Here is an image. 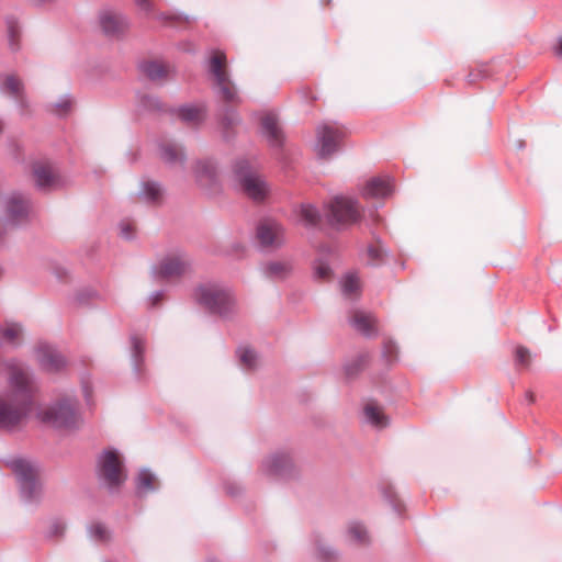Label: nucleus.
<instances>
[{
    "label": "nucleus",
    "instance_id": "nucleus-8",
    "mask_svg": "<svg viewBox=\"0 0 562 562\" xmlns=\"http://www.w3.org/2000/svg\"><path fill=\"white\" fill-rule=\"evenodd\" d=\"M98 471L100 477L111 487L119 486L125 481L122 461L117 451L113 449L105 450L98 460Z\"/></svg>",
    "mask_w": 562,
    "mask_h": 562
},
{
    "label": "nucleus",
    "instance_id": "nucleus-41",
    "mask_svg": "<svg viewBox=\"0 0 562 562\" xmlns=\"http://www.w3.org/2000/svg\"><path fill=\"white\" fill-rule=\"evenodd\" d=\"M134 232V224L131 222H122L120 224V234L123 238H131Z\"/></svg>",
    "mask_w": 562,
    "mask_h": 562
},
{
    "label": "nucleus",
    "instance_id": "nucleus-40",
    "mask_svg": "<svg viewBox=\"0 0 562 562\" xmlns=\"http://www.w3.org/2000/svg\"><path fill=\"white\" fill-rule=\"evenodd\" d=\"M530 360V352L525 347H517L516 349V361L521 366H527Z\"/></svg>",
    "mask_w": 562,
    "mask_h": 562
},
{
    "label": "nucleus",
    "instance_id": "nucleus-28",
    "mask_svg": "<svg viewBox=\"0 0 562 562\" xmlns=\"http://www.w3.org/2000/svg\"><path fill=\"white\" fill-rule=\"evenodd\" d=\"M136 487L140 494L151 492L157 487V479L148 470H142L137 475Z\"/></svg>",
    "mask_w": 562,
    "mask_h": 562
},
{
    "label": "nucleus",
    "instance_id": "nucleus-18",
    "mask_svg": "<svg viewBox=\"0 0 562 562\" xmlns=\"http://www.w3.org/2000/svg\"><path fill=\"white\" fill-rule=\"evenodd\" d=\"M261 131L272 146H280L283 134L274 114H266L261 119Z\"/></svg>",
    "mask_w": 562,
    "mask_h": 562
},
{
    "label": "nucleus",
    "instance_id": "nucleus-29",
    "mask_svg": "<svg viewBox=\"0 0 562 562\" xmlns=\"http://www.w3.org/2000/svg\"><path fill=\"white\" fill-rule=\"evenodd\" d=\"M179 117L189 124H196L204 119V109L196 105H187L179 109Z\"/></svg>",
    "mask_w": 562,
    "mask_h": 562
},
{
    "label": "nucleus",
    "instance_id": "nucleus-38",
    "mask_svg": "<svg viewBox=\"0 0 562 562\" xmlns=\"http://www.w3.org/2000/svg\"><path fill=\"white\" fill-rule=\"evenodd\" d=\"M89 532L91 537L99 541H106L110 538L108 528L102 524H94L90 527Z\"/></svg>",
    "mask_w": 562,
    "mask_h": 562
},
{
    "label": "nucleus",
    "instance_id": "nucleus-14",
    "mask_svg": "<svg viewBox=\"0 0 562 562\" xmlns=\"http://www.w3.org/2000/svg\"><path fill=\"white\" fill-rule=\"evenodd\" d=\"M99 22L102 31L111 36L123 34L130 26L128 20L123 14L110 9L100 12Z\"/></svg>",
    "mask_w": 562,
    "mask_h": 562
},
{
    "label": "nucleus",
    "instance_id": "nucleus-3",
    "mask_svg": "<svg viewBox=\"0 0 562 562\" xmlns=\"http://www.w3.org/2000/svg\"><path fill=\"white\" fill-rule=\"evenodd\" d=\"M42 422L55 428L72 429L79 426L81 417L75 398L65 397L38 413Z\"/></svg>",
    "mask_w": 562,
    "mask_h": 562
},
{
    "label": "nucleus",
    "instance_id": "nucleus-1",
    "mask_svg": "<svg viewBox=\"0 0 562 562\" xmlns=\"http://www.w3.org/2000/svg\"><path fill=\"white\" fill-rule=\"evenodd\" d=\"M5 367L9 392L0 395V429L12 430L19 427L31 412L36 385L25 364L11 360Z\"/></svg>",
    "mask_w": 562,
    "mask_h": 562
},
{
    "label": "nucleus",
    "instance_id": "nucleus-13",
    "mask_svg": "<svg viewBox=\"0 0 562 562\" xmlns=\"http://www.w3.org/2000/svg\"><path fill=\"white\" fill-rule=\"evenodd\" d=\"M257 238L263 247H281L285 241L284 228L274 220H263L257 227Z\"/></svg>",
    "mask_w": 562,
    "mask_h": 562
},
{
    "label": "nucleus",
    "instance_id": "nucleus-31",
    "mask_svg": "<svg viewBox=\"0 0 562 562\" xmlns=\"http://www.w3.org/2000/svg\"><path fill=\"white\" fill-rule=\"evenodd\" d=\"M350 541L359 544H364L369 541V535L363 525L360 522H351L347 529Z\"/></svg>",
    "mask_w": 562,
    "mask_h": 562
},
{
    "label": "nucleus",
    "instance_id": "nucleus-27",
    "mask_svg": "<svg viewBox=\"0 0 562 562\" xmlns=\"http://www.w3.org/2000/svg\"><path fill=\"white\" fill-rule=\"evenodd\" d=\"M237 356L244 370H254L259 366V357L250 347H239Z\"/></svg>",
    "mask_w": 562,
    "mask_h": 562
},
{
    "label": "nucleus",
    "instance_id": "nucleus-39",
    "mask_svg": "<svg viewBox=\"0 0 562 562\" xmlns=\"http://www.w3.org/2000/svg\"><path fill=\"white\" fill-rule=\"evenodd\" d=\"M139 102L145 110L155 111L160 109V101L154 95L145 94L140 97Z\"/></svg>",
    "mask_w": 562,
    "mask_h": 562
},
{
    "label": "nucleus",
    "instance_id": "nucleus-48",
    "mask_svg": "<svg viewBox=\"0 0 562 562\" xmlns=\"http://www.w3.org/2000/svg\"><path fill=\"white\" fill-rule=\"evenodd\" d=\"M160 297H161V293L156 292L155 294L151 295L150 300L153 301V304H156L158 302V300H160Z\"/></svg>",
    "mask_w": 562,
    "mask_h": 562
},
{
    "label": "nucleus",
    "instance_id": "nucleus-20",
    "mask_svg": "<svg viewBox=\"0 0 562 562\" xmlns=\"http://www.w3.org/2000/svg\"><path fill=\"white\" fill-rule=\"evenodd\" d=\"M140 69L151 81L162 82L169 78L170 67L158 60L145 61Z\"/></svg>",
    "mask_w": 562,
    "mask_h": 562
},
{
    "label": "nucleus",
    "instance_id": "nucleus-47",
    "mask_svg": "<svg viewBox=\"0 0 562 562\" xmlns=\"http://www.w3.org/2000/svg\"><path fill=\"white\" fill-rule=\"evenodd\" d=\"M83 395H85L87 402H90V389L86 384H83Z\"/></svg>",
    "mask_w": 562,
    "mask_h": 562
},
{
    "label": "nucleus",
    "instance_id": "nucleus-49",
    "mask_svg": "<svg viewBox=\"0 0 562 562\" xmlns=\"http://www.w3.org/2000/svg\"><path fill=\"white\" fill-rule=\"evenodd\" d=\"M33 3L37 4V5H41V4H46V3H50L53 2L54 0H31Z\"/></svg>",
    "mask_w": 562,
    "mask_h": 562
},
{
    "label": "nucleus",
    "instance_id": "nucleus-5",
    "mask_svg": "<svg viewBox=\"0 0 562 562\" xmlns=\"http://www.w3.org/2000/svg\"><path fill=\"white\" fill-rule=\"evenodd\" d=\"M11 469L20 483L22 498L27 503L37 501L42 493L37 468L27 460L15 459L11 461Z\"/></svg>",
    "mask_w": 562,
    "mask_h": 562
},
{
    "label": "nucleus",
    "instance_id": "nucleus-25",
    "mask_svg": "<svg viewBox=\"0 0 562 562\" xmlns=\"http://www.w3.org/2000/svg\"><path fill=\"white\" fill-rule=\"evenodd\" d=\"M2 338L12 345H19L23 338V328L19 323L7 322L0 328Z\"/></svg>",
    "mask_w": 562,
    "mask_h": 562
},
{
    "label": "nucleus",
    "instance_id": "nucleus-37",
    "mask_svg": "<svg viewBox=\"0 0 562 562\" xmlns=\"http://www.w3.org/2000/svg\"><path fill=\"white\" fill-rule=\"evenodd\" d=\"M132 347H133V359L135 367L138 369V364L142 360V356L145 349L144 340L140 337H132Z\"/></svg>",
    "mask_w": 562,
    "mask_h": 562
},
{
    "label": "nucleus",
    "instance_id": "nucleus-32",
    "mask_svg": "<svg viewBox=\"0 0 562 562\" xmlns=\"http://www.w3.org/2000/svg\"><path fill=\"white\" fill-rule=\"evenodd\" d=\"M3 87L10 94L19 99L23 104V85L18 77L13 75L7 76L3 80Z\"/></svg>",
    "mask_w": 562,
    "mask_h": 562
},
{
    "label": "nucleus",
    "instance_id": "nucleus-17",
    "mask_svg": "<svg viewBox=\"0 0 562 562\" xmlns=\"http://www.w3.org/2000/svg\"><path fill=\"white\" fill-rule=\"evenodd\" d=\"M393 186L389 177H374L367 181L362 188L364 198H385L391 194Z\"/></svg>",
    "mask_w": 562,
    "mask_h": 562
},
{
    "label": "nucleus",
    "instance_id": "nucleus-12",
    "mask_svg": "<svg viewBox=\"0 0 562 562\" xmlns=\"http://www.w3.org/2000/svg\"><path fill=\"white\" fill-rule=\"evenodd\" d=\"M35 359L38 366L49 373L59 372L67 364L65 357L54 347L45 342L37 345L35 349Z\"/></svg>",
    "mask_w": 562,
    "mask_h": 562
},
{
    "label": "nucleus",
    "instance_id": "nucleus-30",
    "mask_svg": "<svg viewBox=\"0 0 562 562\" xmlns=\"http://www.w3.org/2000/svg\"><path fill=\"white\" fill-rule=\"evenodd\" d=\"M139 195L147 202L156 203L162 198V189L158 183L147 181L143 183Z\"/></svg>",
    "mask_w": 562,
    "mask_h": 562
},
{
    "label": "nucleus",
    "instance_id": "nucleus-19",
    "mask_svg": "<svg viewBox=\"0 0 562 562\" xmlns=\"http://www.w3.org/2000/svg\"><path fill=\"white\" fill-rule=\"evenodd\" d=\"M294 221L305 227H312L319 223V211L310 203H302L293 211Z\"/></svg>",
    "mask_w": 562,
    "mask_h": 562
},
{
    "label": "nucleus",
    "instance_id": "nucleus-10",
    "mask_svg": "<svg viewBox=\"0 0 562 562\" xmlns=\"http://www.w3.org/2000/svg\"><path fill=\"white\" fill-rule=\"evenodd\" d=\"M344 137V131L333 123H323L316 128V150L319 156L327 157L334 154Z\"/></svg>",
    "mask_w": 562,
    "mask_h": 562
},
{
    "label": "nucleus",
    "instance_id": "nucleus-33",
    "mask_svg": "<svg viewBox=\"0 0 562 562\" xmlns=\"http://www.w3.org/2000/svg\"><path fill=\"white\" fill-rule=\"evenodd\" d=\"M341 289L345 295L352 296L360 291V281L356 273H348L341 281Z\"/></svg>",
    "mask_w": 562,
    "mask_h": 562
},
{
    "label": "nucleus",
    "instance_id": "nucleus-42",
    "mask_svg": "<svg viewBox=\"0 0 562 562\" xmlns=\"http://www.w3.org/2000/svg\"><path fill=\"white\" fill-rule=\"evenodd\" d=\"M317 555L322 559H330L331 557L335 555L334 551L327 547V546H324V544H319L318 548H317Z\"/></svg>",
    "mask_w": 562,
    "mask_h": 562
},
{
    "label": "nucleus",
    "instance_id": "nucleus-35",
    "mask_svg": "<svg viewBox=\"0 0 562 562\" xmlns=\"http://www.w3.org/2000/svg\"><path fill=\"white\" fill-rule=\"evenodd\" d=\"M384 248L380 243L372 244L367 249L368 261L371 265H378L383 260L384 257Z\"/></svg>",
    "mask_w": 562,
    "mask_h": 562
},
{
    "label": "nucleus",
    "instance_id": "nucleus-24",
    "mask_svg": "<svg viewBox=\"0 0 562 562\" xmlns=\"http://www.w3.org/2000/svg\"><path fill=\"white\" fill-rule=\"evenodd\" d=\"M351 325L360 333L370 335L374 330V318L372 315L357 311L351 317Z\"/></svg>",
    "mask_w": 562,
    "mask_h": 562
},
{
    "label": "nucleus",
    "instance_id": "nucleus-36",
    "mask_svg": "<svg viewBox=\"0 0 562 562\" xmlns=\"http://www.w3.org/2000/svg\"><path fill=\"white\" fill-rule=\"evenodd\" d=\"M330 276H331V269L326 261L318 259L314 262V277L316 279L327 280L330 278Z\"/></svg>",
    "mask_w": 562,
    "mask_h": 562
},
{
    "label": "nucleus",
    "instance_id": "nucleus-4",
    "mask_svg": "<svg viewBox=\"0 0 562 562\" xmlns=\"http://www.w3.org/2000/svg\"><path fill=\"white\" fill-rule=\"evenodd\" d=\"M235 175L241 191L252 201L262 202L269 196V184L248 161H238L235 165Z\"/></svg>",
    "mask_w": 562,
    "mask_h": 562
},
{
    "label": "nucleus",
    "instance_id": "nucleus-6",
    "mask_svg": "<svg viewBox=\"0 0 562 562\" xmlns=\"http://www.w3.org/2000/svg\"><path fill=\"white\" fill-rule=\"evenodd\" d=\"M209 71L222 98L227 102H238L236 88L226 71V56L223 52L214 50L212 53L209 60Z\"/></svg>",
    "mask_w": 562,
    "mask_h": 562
},
{
    "label": "nucleus",
    "instance_id": "nucleus-16",
    "mask_svg": "<svg viewBox=\"0 0 562 562\" xmlns=\"http://www.w3.org/2000/svg\"><path fill=\"white\" fill-rule=\"evenodd\" d=\"M33 176L40 189H52L58 183V176L49 162H35L33 165Z\"/></svg>",
    "mask_w": 562,
    "mask_h": 562
},
{
    "label": "nucleus",
    "instance_id": "nucleus-43",
    "mask_svg": "<svg viewBox=\"0 0 562 562\" xmlns=\"http://www.w3.org/2000/svg\"><path fill=\"white\" fill-rule=\"evenodd\" d=\"M136 5L143 11L149 13L153 11L154 7L150 0H134Z\"/></svg>",
    "mask_w": 562,
    "mask_h": 562
},
{
    "label": "nucleus",
    "instance_id": "nucleus-7",
    "mask_svg": "<svg viewBox=\"0 0 562 562\" xmlns=\"http://www.w3.org/2000/svg\"><path fill=\"white\" fill-rule=\"evenodd\" d=\"M325 215L330 225L346 226L357 222L360 213L353 199L337 195L326 205Z\"/></svg>",
    "mask_w": 562,
    "mask_h": 562
},
{
    "label": "nucleus",
    "instance_id": "nucleus-34",
    "mask_svg": "<svg viewBox=\"0 0 562 562\" xmlns=\"http://www.w3.org/2000/svg\"><path fill=\"white\" fill-rule=\"evenodd\" d=\"M72 100L70 97L65 95L60 98L56 103L52 104L50 111L56 115H66L72 108Z\"/></svg>",
    "mask_w": 562,
    "mask_h": 562
},
{
    "label": "nucleus",
    "instance_id": "nucleus-45",
    "mask_svg": "<svg viewBox=\"0 0 562 562\" xmlns=\"http://www.w3.org/2000/svg\"><path fill=\"white\" fill-rule=\"evenodd\" d=\"M18 34H19V31L15 27L11 26L10 27V45L12 48H14L16 45L15 37L18 36Z\"/></svg>",
    "mask_w": 562,
    "mask_h": 562
},
{
    "label": "nucleus",
    "instance_id": "nucleus-21",
    "mask_svg": "<svg viewBox=\"0 0 562 562\" xmlns=\"http://www.w3.org/2000/svg\"><path fill=\"white\" fill-rule=\"evenodd\" d=\"M198 183L201 187H209L213 183L216 176V167L211 160L198 161L194 169Z\"/></svg>",
    "mask_w": 562,
    "mask_h": 562
},
{
    "label": "nucleus",
    "instance_id": "nucleus-9",
    "mask_svg": "<svg viewBox=\"0 0 562 562\" xmlns=\"http://www.w3.org/2000/svg\"><path fill=\"white\" fill-rule=\"evenodd\" d=\"M32 212L30 200L19 192H12L3 199V214L5 222L20 224L25 222Z\"/></svg>",
    "mask_w": 562,
    "mask_h": 562
},
{
    "label": "nucleus",
    "instance_id": "nucleus-2",
    "mask_svg": "<svg viewBox=\"0 0 562 562\" xmlns=\"http://www.w3.org/2000/svg\"><path fill=\"white\" fill-rule=\"evenodd\" d=\"M195 301L212 314L231 318L238 313V303L234 291L220 283H205L194 291Z\"/></svg>",
    "mask_w": 562,
    "mask_h": 562
},
{
    "label": "nucleus",
    "instance_id": "nucleus-44",
    "mask_svg": "<svg viewBox=\"0 0 562 562\" xmlns=\"http://www.w3.org/2000/svg\"><path fill=\"white\" fill-rule=\"evenodd\" d=\"M359 367H360V361H357L353 364H347L346 366V373H347V375L355 374L358 371Z\"/></svg>",
    "mask_w": 562,
    "mask_h": 562
},
{
    "label": "nucleus",
    "instance_id": "nucleus-50",
    "mask_svg": "<svg viewBox=\"0 0 562 562\" xmlns=\"http://www.w3.org/2000/svg\"><path fill=\"white\" fill-rule=\"evenodd\" d=\"M236 120H237L236 116L234 114H232V117L228 119V121H227V125H233L236 122Z\"/></svg>",
    "mask_w": 562,
    "mask_h": 562
},
{
    "label": "nucleus",
    "instance_id": "nucleus-11",
    "mask_svg": "<svg viewBox=\"0 0 562 562\" xmlns=\"http://www.w3.org/2000/svg\"><path fill=\"white\" fill-rule=\"evenodd\" d=\"M191 266L189 257L182 251L167 254L155 268V273L161 278H176L186 273Z\"/></svg>",
    "mask_w": 562,
    "mask_h": 562
},
{
    "label": "nucleus",
    "instance_id": "nucleus-22",
    "mask_svg": "<svg viewBox=\"0 0 562 562\" xmlns=\"http://www.w3.org/2000/svg\"><path fill=\"white\" fill-rule=\"evenodd\" d=\"M363 413L366 420L376 428H384L389 424V419L385 416L382 407L373 402L366 404Z\"/></svg>",
    "mask_w": 562,
    "mask_h": 562
},
{
    "label": "nucleus",
    "instance_id": "nucleus-26",
    "mask_svg": "<svg viewBox=\"0 0 562 562\" xmlns=\"http://www.w3.org/2000/svg\"><path fill=\"white\" fill-rule=\"evenodd\" d=\"M291 269L288 261H270L265 265L263 273L270 279H283L291 272Z\"/></svg>",
    "mask_w": 562,
    "mask_h": 562
},
{
    "label": "nucleus",
    "instance_id": "nucleus-15",
    "mask_svg": "<svg viewBox=\"0 0 562 562\" xmlns=\"http://www.w3.org/2000/svg\"><path fill=\"white\" fill-rule=\"evenodd\" d=\"M292 467V459L286 452H276L268 456L263 461L261 469L269 475H284Z\"/></svg>",
    "mask_w": 562,
    "mask_h": 562
},
{
    "label": "nucleus",
    "instance_id": "nucleus-46",
    "mask_svg": "<svg viewBox=\"0 0 562 562\" xmlns=\"http://www.w3.org/2000/svg\"><path fill=\"white\" fill-rule=\"evenodd\" d=\"M553 50L557 56L562 57V35L557 40Z\"/></svg>",
    "mask_w": 562,
    "mask_h": 562
},
{
    "label": "nucleus",
    "instance_id": "nucleus-23",
    "mask_svg": "<svg viewBox=\"0 0 562 562\" xmlns=\"http://www.w3.org/2000/svg\"><path fill=\"white\" fill-rule=\"evenodd\" d=\"M160 157L165 162L176 165L183 161L184 153L178 144L168 142L160 146Z\"/></svg>",
    "mask_w": 562,
    "mask_h": 562
}]
</instances>
